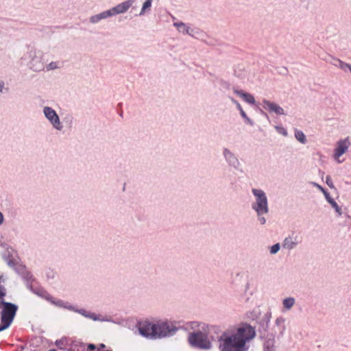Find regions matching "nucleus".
Returning a JSON list of instances; mask_svg holds the SVG:
<instances>
[{
  "mask_svg": "<svg viewBox=\"0 0 351 351\" xmlns=\"http://www.w3.org/2000/svg\"><path fill=\"white\" fill-rule=\"evenodd\" d=\"M255 336L254 328L248 324L229 328L217 337L219 351H247L248 343Z\"/></svg>",
  "mask_w": 351,
  "mask_h": 351,
  "instance_id": "obj_1",
  "label": "nucleus"
},
{
  "mask_svg": "<svg viewBox=\"0 0 351 351\" xmlns=\"http://www.w3.org/2000/svg\"><path fill=\"white\" fill-rule=\"evenodd\" d=\"M40 295L56 306L77 313L82 316L86 318H88L93 321L101 322H111V318L108 316H102L101 315L96 314L94 312L87 311L85 308H79L76 306H74L68 302L60 299H56L47 293H43Z\"/></svg>",
  "mask_w": 351,
  "mask_h": 351,
  "instance_id": "obj_2",
  "label": "nucleus"
},
{
  "mask_svg": "<svg viewBox=\"0 0 351 351\" xmlns=\"http://www.w3.org/2000/svg\"><path fill=\"white\" fill-rule=\"evenodd\" d=\"M254 201L251 208L256 213L257 220L261 225H265L267 222L265 215L269 213V202L265 192L261 189H252Z\"/></svg>",
  "mask_w": 351,
  "mask_h": 351,
  "instance_id": "obj_3",
  "label": "nucleus"
},
{
  "mask_svg": "<svg viewBox=\"0 0 351 351\" xmlns=\"http://www.w3.org/2000/svg\"><path fill=\"white\" fill-rule=\"evenodd\" d=\"M21 60L33 72L40 73L45 71V55L43 51L34 47L28 48L23 55Z\"/></svg>",
  "mask_w": 351,
  "mask_h": 351,
  "instance_id": "obj_4",
  "label": "nucleus"
},
{
  "mask_svg": "<svg viewBox=\"0 0 351 351\" xmlns=\"http://www.w3.org/2000/svg\"><path fill=\"white\" fill-rule=\"evenodd\" d=\"M17 306L12 303L0 302V331L8 328L12 322Z\"/></svg>",
  "mask_w": 351,
  "mask_h": 351,
  "instance_id": "obj_5",
  "label": "nucleus"
},
{
  "mask_svg": "<svg viewBox=\"0 0 351 351\" xmlns=\"http://www.w3.org/2000/svg\"><path fill=\"white\" fill-rule=\"evenodd\" d=\"M208 331H197L189 333L188 341L189 344L196 348L209 350L212 348V343L208 339Z\"/></svg>",
  "mask_w": 351,
  "mask_h": 351,
  "instance_id": "obj_6",
  "label": "nucleus"
},
{
  "mask_svg": "<svg viewBox=\"0 0 351 351\" xmlns=\"http://www.w3.org/2000/svg\"><path fill=\"white\" fill-rule=\"evenodd\" d=\"M178 330V328L172 323L160 322L154 324V339L172 336Z\"/></svg>",
  "mask_w": 351,
  "mask_h": 351,
  "instance_id": "obj_7",
  "label": "nucleus"
},
{
  "mask_svg": "<svg viewBox=\"0 0 351 351\" xmlns=\"http://www.w3.org/2000/svg\"><path fill=\"white\" fill-rule=\"evenodd\" d=\"M43 113L45 118L51 124L53 128L57 131L61 132L63 128V124L60 121V117L56 111L50 106H44Z\"/></svg>",
  "mask_w": 351,
  "mask_h": 351,
  "instance_id": "obj_8",
  "label": "nucleus"
},
{
  "mask_svg": "<svg viewBox=\"0 0 351 351\" xmlns=\"http://www.w3.org/2000/svg\"><path fill=\"white\" fill-rule=\"evenodd\" d=\"M223 157L227 165L235 170H239L241 167V162L236 156L230 149L223 147L222 149Z\"/></svg>",
  "mask_w": 351,
  "mask_h": 351,
  "instance_id": "obj_9",
  "label": "nucleus"
},
{
  "mask_svg": "<svg viewBox=\"0 0 351 351\" xmlns=\"http://www.w3.org/2000/svg\"><path fill=\"white\" fill-rule=\"evenodd\" d=\"M350 145L351 143L350 141L349 137L339 140L337 142L336 147L334 150V159L337 160L338 162H341L339 158L348 150Z\"/></svg>",
  "mask_w": 351,
  "mask_h": 351,
  "instance_id": "obj_10",
  "label": "nucleus"
},
{
  "mask_svg": "<svg viewBox=\"0 0 351 351\" xmlns=\"http://www.w3.org/2000/svg\"><path fill=\"white\" fill-rule=\"evenodd\" d=\"M285 330V319L279 317L276 319L274 326L267 331V335L271 337V332H273V337H279L283 335Z\"/></svg>",
  "mask_w": 351,
  "mask_h": 351,
  "instance_id": "obj_11",
  "label": "nucleus"
},
{
  "mask_svg": "<svg viewBox=\"0 0 351 351\" xmlns=\"http://www.w3.org/2000/svg\"><path fill=\"white\" fill-rule=\"evenodd\" d=\"M134 3L135 0H125L115 6L110 8L109 10H110L112 16L113 17L116 15L127 12Z\"/></svg>",
  "mask_w": 351,
  "mask_h": 351,
  "instance_id": "obj_12",
  "label": "nucleus"
},
{
  "mask_svg": "<svg viewBox=\"0 0 351 351\" xmlns=\"http://www.w3.org/2000/svg\"><path fill=\"white\" fill-rule=\"evenodd\" d=\"M138 331L143 337L154 338V324L149 322H141L138 326Z\"/></svg>",
  "mask_w": 351,
  "mask_h": 351,
  "instance_id": "obj_13",
  "label": "nucleus"
},
{
  "mask_svg": "<svg viewBox=\"0 0 351 351\" xmlns=\"http://www.w3.org/2000/svg\"><path fill=\"white\" fill-rule=\"evenodd\" d=\"M263 107L270 113H274L277 115H284L285 114L284 109L278 104L267 99L263 100Z\"/></svg>",
  "mask_w": 351,
  "mask_h": 351,
  "instance_id": "obj_14",
  "label": "nucleus"
},
{
  "mask_svg": "<svg viewBox=\"0 0 351 351\" xmlns=\"http://www.w3.org/2000/svg\"><path fill=\"white\" fill-rule=\"evenodd\" d=\"M112 17L109 9L102 11L98 14L92 15L89 17V23L92 25H97L101 21Z\"/></svg>",
  "mask_w": 351,
  "mask_h": 351,
  "instance_id": "obj_15",
  "label": "nucleus"
},
{
  "mask_svg": "<svg viewBox=\"0 0 351 351\" xmlns=\"http://www.w3.org/2000/svg\"><path fill=\"white\" fill-rule=\"evenodd\" d=\"M233 93L250 105H254L256 104L254 97L250 93H246L243 90H239L236 88H233Z\"/></svg>",
  "mask_w": 351,
  "mask_h": 351,
  "instance_id": "obj_16",
  "label": "nucleus"
},
{
  "mask_svg": "<svg viewBox=\"0 0 351 351\" xmlns=\"http://www.w3.org/2000/svg\"><path fill=\"white\" fill-rule=\"evenodd\" d=\"M186 328L197 331H209L210 326L208 324L199 322H190L186 324Z\"/></svg>",
  "mask_w": 351,
  "mask_h": 351,
  "instance_id": "obj_17",
  "label": "nucleus"
},
{
  "mask_svg": "<svg viewBox=\"0 0 351 351\" xmlns=\"http://www.w3.org/2000/svg\"><path fill=\"white\" fill-rule=\"evenodd\" d=\"M276 341L275 337H273V332H271V337L267 335L263 343V351H276Z\"/></svg>",
  "mask_w": 351,
  "mask_h": 351,
  "instance_id": "obj_18",
  "label": "nucleus"
},
{
  "mask_svg": "<svg viewBox=\"0 0 351 351\" xmlns=\"http://www.w3.org/2000/svg\"><path fill=\"white\" fill-rule=\"evenodd\" d=\"M173 25L177 27V29L179 32L182 33L184 34H189L190 36H193L195 34V29L191 28L185 23L182 22H176L173 23Z\"/></svg>",
  "mask_w": 351,
  "mask_h": 351,
  "instance_id": "obj_19",
  "label": "nucleus"
},
{
  "mask_svg": "<svg viewBox=\"0 0 351 351\" xmlns=\"http://www.w3.org/2000/svg\"><path fill=\"white\" fill-rule=\"evenodd\" d=\"M298 243L296 238L289 237L283 241L282 247L287 250H291L297 245Z\"/></svg>",
  "mask_w": 351,
  "mask_h": 351,
  "instance_id": "obj_20",
  "label": "nucleus"
},
{
  "mask_svg": "<svg viewBox=\"0 0 351 351\" xmlns=\"http://www.w3.org/2000/svg\"><path fill=\"white\" fill-rule=\"evenodd\" d=\"M153 0H145L141 7V11L138 14L139 16H144L147 12H148L152 7Z\"/></svg>",
  "mask_w": 351,
  "mask_h": 351,
  "instance_id": "obj_21",
  "label": "nucleus"
},
{
  "mask_svg": "<svg viewBox=\"0 0 351 351\" xmlns=\"http://www.w3.org/2000/svg\"><path fill=\"white\" fill-rule=\"evenodd\" d=\"M295 304V299L292 297L286 298L282 300V305L285 311L290 310Z\"/></svg>",
  "mask_w": 351,
  "mask_h": 351,
  "instance_id": "obj_22",
  "label": "nucleus"
},
{
  "mask_svg": "<svg viewBox=\"0 0 351 351\" xmlns=\"http://www.w3.org/2000/svg\"><path fill=\"white\" fill-rule=\"evenodd\" d=\"M61 67L60 62L59 61H51L49 64L45 63V71H50L60 69Z\"/></svg>",
  "mask_w": 351,
  "mask_h": 351,
  "instance_id": "obj_23",
  "label": "nucleus"
},
{
  "mask_svg": "<svg viewBox=\"0 0 351 351\" xmlns=\"http://www.w3.org/2000/svg\"><path fill=\"white\" fill-rule=\"evenodd\" d=\"M333 60H334V62H332V64L335 66L339 67L341 69H342L344 71H346L347 69H348L349 66H350L349 64L346 63L339 59L334 58Z\"/></svg>",
  "mask_w": 351,
  "mask_h": 351,
  "instance_id": "obj_24",
  "label": "nucleus"
},
{
  "mask_svg": "<svg viewBox=\"0 0 351 351\" xmlns=\"http://www.w3.org/2000/svg\"><path fill=\"white\" fill-rule=\"evenodd\" d=\"M240 115L241 117L244 119L245 124L249 125L250 126L254 125V121L248 117L245 112L243 110V109L241 111H239Z\"/></svg>",
  "mask_w": 351,
  "mask_h": 351,
  "instance_id": "obj_25",
  "label": "nucleus"
},
{
  "mask_svg": "<svg viewBox=\"0 0 351 351\" xmlns=\"http://www.w3.org/2000/svg\"><path fill=\"white\" fill-rule=\"evenodd\" d=\"M295 137L300 143H305L306 136H305V134L302 131L295 130Z\"/></svg>",
  "mask_w": 351,
  "mask_h": 351,
  "instance_id": "obj_26",
  "label": "nucleus"
},
{
  "mask_svg": "<svg viewBox=\"0 0 351 351\" xmlns=\"http://www.w3.org/2000/svg\"><path fill=\"white\" fill-rule=\"evenodd\" d=\"M275 129L278 133H279L280 134H281L284 136H287L288 134L287 130L282 126L276 125V126H275Z\"/></svg>",
  "mask_w": 351,
  "mask_h": 351,
  "instance_id": "obj_27",
  "label": "nucleus"
},
{
  "mask_svg": "<svg viewBox=\"0 0 351 351\" xmlns=\"http://www.w3.org/2000/svg\"><path fill=\"white\" fill-rule=\"evenodd\" d=\"M280 249V243H276L270 247V250H269L270 254H276V253H278L279 252Z\"/></svg>",
  "mask_w": 351,
  "mask_h": 351,
  "instance_id": "obj_28",
  "label": "nucleus"
},
{
  "mask_svg": "<svg viewBox=\"0 0 351 351\" xmlns=\"http://www.w3.org/2000/svg\"><path fill=\"white\" fill-rule=\"evenodd\" d=\"M330 204L335 210V211L338 213L339 216L342 215L341 207L338 206V204L335 200L330 203Z\"/></svg>",
  "mask_w": 351,
  "mask_h": 351,
  "instance_id": "obj_29",
  "label": "nucleus"
},
{
  "mask_svg": "<svg viewBox=\"0 0 351 351\" xmlns=\"http://www.w3.org/2000/svg\"><path fill=\"white\" fill-rule=\"evenodd\" d=\"M324 195L329 204L334 201V199L330 197V193L327 191H324Z\"/></svg>",
  "mask_w": 351,
  "mask_h": 351,
  "instance_id": "obj_30",
  "label": "nucleus"
},
{
  "mask_svg": "<svg viewBox=\"0 0 351 351\" xmlns=\"http://www.w3.org/2000/svg\"><path fill=\"white\" fill-rule=\"evenodd\" d=\"M326 184H328V186L330 188V189H333L335 188V186L333 184V182L332 181V179L330 178V176H328L326 177Z\"/></svg>",
  "mask_w": 351,
  "mask_h": 351,
  "instance_id": "obj_31",
  "label": "nucleus"
},
{
  "mask_svg": "<svg viewBox=\"0 0 351 351\" xmlns=\"http://www.w3.org/2000/svg\"><path fill=\"white\" fill-rule=\"evenodd\" d=\"M7 89L5 88V83L3 81H0V93H3Z\"/></svg>",
  "mask_w": 351,
  "mask_h": 351,
  "instance_id": "obj_32",
  "label": "nucleus"
},
{
  "mask_svg": "<svg viewBox=\"0 0 351 351\" xmlns=\"http://www.w3.org/2000/svg\"><path fill=\"white\" fill-rule=\"evenodd\" d=\"M64 339H60V340H57L56 341V344L58 347L59 348H62V346H63L64 344Z\"/></svg>",
  "mask_w": 351,
  "mask_h": 351,
  "instance_id": "obj_33",
  "label": "nucleus"
},
{
  "mask_svg": "<svg viewBox=\"0 0 351 351\" xmlns=\"http://www.w3.org/2000/svg\"><path fill=\"white\" fill-rule=\"evenodd\" d=\"M228 99H230V101L233 104H234L235 106H237V105L239 104L238 101H237L235 99H234V98H233V97H232L228 96Z\"/></svg>",
  "mask_w": 351,
  "mask_h": 351,
  "instance_id": "obj_34",
  "label": "nucleus"
},
{
  "mask_svg": "<svg viewBox=\"0 0 351 351\" xmlns=\"http://www.w3.org/2000/svg\"><path fill=\"white\" fill-rule=\"evenodd\" d=\"M5 295L4 288L0 285V298Z\"/></svg>",
  "mask_w": 351,
  "mask_h": 351,
  "instance_id": "obj_35",
  "label": "nucleus"
},
{
  "mask_svg": "<svg viewBox=\"0 0 351 351\" xmlns=\"http://www.w3.org/2000/svg\"><path fill=\"white\" fill-rule=\"evenodd\" d=\"M73 119V117H72V116H71V115L66 116V117H65V120H66V122H69V123H72Z\"/></svg>",
  "mask_w": 351,
  "mask_h": 351,
  "instance_id": "obj_36",
  "label": "nucleus"
},
{
  "mask_svg": "<svg viewBox=\"0 0 351 351\" xmlns=\"http://www.w3.org/2000/svg\"><path fill=\"white\" fill-rule=\"evenodd\" d=\"M3 220H4L3 215L2 214L1 212H0V225H1L3 223Z\"/></svg>",
  "mask_w": 351,
  "mask_h": 351,
  "instance_id": "obj_37",
  "label": "nucleus"
},
{
  "mask_svg": "<svg viewBox=\"0 0 351 351\" xmlns=\"http://www.w3.org/2000/svg\"><path fill=\"white\" fill-rule=\"evenodd\" d=\"M237 108L238 109L239 111H241L243 110V108L241 107V104L239 103L237 106H236Z\"/></svg>",
  "mask_w": 351,
  "mask_h": 351,
  "instance_id": "obj_38",
  "label": "nucleus"
},
{
  "mask_svg": "<svg viewBox=\"0 0 351 351\" xmlns=\"http://www.w3.org/2000/svg\"><path fill=\"white\" fill-rule=\"evenodd\" d=\"M88 348L90 350H94L95 348V346L94 344H89L88 345Z\"/></svg>",
  "mask_w": 351,
  "mask_h": 351,
  "instance_id": "obj_39",
  "label": "nucleus"
},
{
  "mask_svg": "<svg viewBox=\"0 0 351 351\" xmlns=\"http://www.w3.org/2000/svg\"><path fill=\"white\" fill-rule=\"evenodd\" d=\"M8 265H10V266H13V265H14V263H13V261H9L8 262Z\"/></svg>",
  "mask_w": 351,
  "mask_h": 351,
  "instance_id": "obj_40",
  "label": "nucleus"
},
{
  "mask_svg": "<svg viewBox=\"0 0 351 351\" xmlns=\"http://www.w3.org/2000/svg\"><path fill=\"white\" fill-rule=\"evenodd\" d=\"M317 186L319 187V189L322 191V193H324V191H326L322 186H319V185H317Z\"/></svg>",
  "mask_w": 351,
  "mask_h": 351,
  "instance_id": "obj_41",
  "label": "nucleus"
},
{
  "mask_svg": "<svg viewBox=\"0 0 351 351\" xmlns=\"http://www.w3.org/2000/svg\"><path fill=\"white\" fill-rule=\"evenodd\" d=\"M100 347H101V348H105V345H104V344H103V343H101V344L100 345Z\"/></svg>",
  "mask_w": 351,
  "mask_h": 351,
  "instance_id": "obj_42",
  "label": "nucleus"
},
{
  "mask_svg": "<svg viewBox=\"0 0 351 351\" xmlns=\"http://www.w3.org/2000/svg\"><path fill=\"white\" fill-rule=\"evenodd\" d=\"M348 69L351 72V64H350Z\"/></svg>",
  "mask_w": 351,
  "mask_h": 351,
  "instance_id": "obj_43",
  "label": "nucleus"
}]
</instances>
